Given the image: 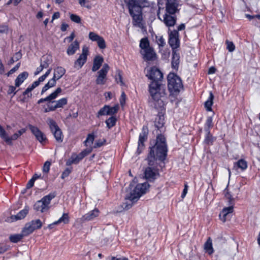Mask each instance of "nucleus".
I'll return each instance as SVG.
<instances>
[{"mask_svg": "<svg viewBox=\"0 0 260 260\" xmlns=\"http://www.w3.org/2000/svg\"><path fill=\"white\" fill-rule=\"evenodd\" d=\"M152 82L149 85V91L152 100H156L161 106H163L164 100L167 99L166 90L159 83L163 78L162 73L156 67H152L146 75Z\"/></svg>", "mask_w": 260, "mask_h": 260, "instance_id": "obj_1", "label": "nucleus"}, {"mask_svg": "<svg viewBox=\"0 0 260 260\" xmlns=\"http://www.w3.org/2000/svg\"><path fill=\"white\" fill-rule=\"evenodd\" d=\"M167 145L166 138L161 135H158L156 138L155 144L150 148L147 157L150 165H153L157 159L164 161L167 155Z\"/></svg>", "mask_w": 260, "mask_h": 260, "instance_id": "obj_2", "label": "nucleus"}, {"mask_svg": "<svg viewBox=\"0 0 260 260\" xmlns=\"http://www.w3.org/2000/svg\"><path fill=\"white\" fill-rule=\"evenodd\" d=\"M133 18V24L140 27L142 21V8L147 7V0H124Z\"/></svg>", "mask_w": 260, "mask_h": 260, "instance_id": "obj_3", "label": "nucleus"}, {"mask_svg": "<svg viewBox=\"0 0 260 260\" xmlns=\"http://www.w3.org/2000/svg\"><path fill=\"white\" fill-rule=\"evenodd\" d=\"M66 70L62 67L58 66L54 69L53 76L42 88L41 94L46 92L49 88L54 87L56 81L60 79L66 73Z\"/></svg>", "mask_w": 260, "mask_h": 260, "instance_id": "obj_4", "label": "nucleus"}, {"mask_svg": "<svg viewBox=\"0 0 260 260\" xmlns=\"http://www.w3.org/2000/svg\"><path fill=\"white\" fill-rule=\"evenodd\" d=\"M149 186L147 182L138 184L132 191L126 194V199L136 202L141 196L146 193Z\"/></svg>", "mask_w": 260, "mask_h": 260, "instance_id": "obj_5", "label": "nucleus"}, {"mask_svg": "<svg viewBox=\"0 0 260 260\" xmlns=\"http://www.w3.org/2000/svg\"><path fill=\"white\" fill-rule=\"evenodd\" d=\"M163 102V106H161L158 104V102L156 101V100H152L151 102L152 103L155 109H158L159 110L158 114L157 116V117L155 118L154 123L155 127L158 129H160L162 128L164 126V123H165V117H164V114L165 113V106L167 103V99H165L164 100Z\"/></svg>", "mask_w": 260, "mask_h": 260, "instance_id": "obj_6", "label": "nucleus"}, {"mask_svg": "<svg viewBox=\"0 0 260 260\" xmlns=\"http://www.w3.org/2000/svg\"><path fill=\"white\" fill-rule=\"evenodd\" d=\"M168 87L171 92H179L183 88L180 78L175 74L170 73L168 75Z\"/></svg>", "mask_w": 260, "mask_h": 260, "instance_id": "obj_7", "label": "nucleus"}, {"mask_svg": "<svg viewBox=\"0 0 260 260\" xmlns=\"http://www.w3.org/2000/svg\"><path fill=\"white\" fill-rule=\"evenodd\" d=\"M56 194L55 193H50L44 197L41 200L38 201L34 205V209L37 211L44 212L48 210L51 200Z\"/></svg>", "mask_w": 260, "mask_h": 260, "instance_id": "obj_8", "label": "nucleus"}, {"mask_svg": "<svg viewBox=\"0 0 260 260\" xmlns=\"http://www.w3.org/2000/svg\"><path fill=\"white\" fill-rule=\"evenodd\" d=\"M47 123L56 141L58 143H61L63 141V135L56 122L52 118H48Z\"/></svg>", "mask_w": 260, "mask_h": 260, "instance_id": "obj_9", "label": "nucleus"}, {"mask_svg": "<svg viewBox=\"0 0 260 260\" xmlns=\"http://www.w3.org/2000/svg\"><path fill=\"white\" fill-rule=\"evenodd\" d=\"M42 225V223L40 219L33 220L25 224L22 232L24 235L28 236L35 230L40 229Z\"/></svg>", "mask_w": 260, "mask_h": 260, "instance_id": "obj_10", "label": "nucleus"}, {"mask_svg": "<svg viewBox=\"0 0 260 260\" xmlns=\"http://www.w3.org/2000/svg\"><path fill=\"white\" fill-rule=\"evenodd\" d=\"M145 169L144 174L145 178L149 181H153L159 176L156 161L153 165H150Z\"/></svg>", "mask_w": 260, "mask_h": 260, "instance_id": "obj_11", "label": "nucleus"}, {"mask_svg": "<svg viewBox=\"0 0 260 260\" xmlns=\"http://www.w3.org/2000/svg\"><path fill=\"white\" fill-rule=\"evenodd\" d=\"M157 15L159 19L162 20L168 27L173 26L176 23L177 18L175 14H171L165 12L164 14L161 15L159 12H158Z\"/></svg>", "mask_w": 260, "mask_h": 260, "instance_id": "obj_12", "label": "nucleus"}, {"mask_svg": "<svg viewBox=\"0 0 260 260\" xmlns=\"http://www.w3.org/2000/svg\"><path fill=\"white\" fill-rule=\"evenodd\" d=\"M109 70V66L108 64L105 63L102 68L97 73L98 75L95 80L96 84L104 85L105 84L107 80V75Z\"/></svg>", "mask_w": 260, "mask_h": 260, "instance_id": "obj_13", "label": "nucleus"}, {"mask_svg": "<svg viewBox=\"0 0 260 260\" xmlns=\"http://www.w3.org/2000/svg\"><path fill=\"white\" fill-rule=\"evenodd\" d=\"M169 44L172 49V50H177L180 46L179 39V32L176 30L171 31L169 34Z\"/></svg>", "mask_w": 260, "mask_h": 260, "instance_id": "obj_14", "label": "nucleus"}, {"mask_svg": "<svg viewBox=\"0 0 260 260\" xmlns=\"http://www.w3.org/2000/svg\"><path fill=\"white\" fill-rule=\"evenodd\" d=\"M148 133V129L147 126H143L142 129V132L140 134L139 138L138 146L137 150L139 153H140L142 150L143 149V147L144 146V143L147 140Z\"/></svg>", "mask_w": 260, "mask_h": 260, "instance_id": "obj_15", "label": "nucleus"}, {"mask_svg": "<svg viewBox=\"0 0 260 260\" xmlns=\"http://www.w3.org/2000/svg\"><path fill=\"white\" fill-rule=\"evenodd\" d=\"M87 48L84 47L82 48V52L79 56V58L74 63V67L77 69H81L87 60V56L88 54Z\"/></svg>", "mask_w": 260, "mask_h": 260, "instance_id": "obj_16", "label": "nucleus"}, {"mask_svg": "<svg viewBox=\"0 0 260 260\" xmlns=\"http://www.w3.org/2000/svg\"><path fill=\"white\" fill-rule=\"evenodd\" d=\"M28 127L33 135L35 136L37 140L41 143H43L47 140V138L45 135L37 127L32 125H29Z\"/></svg>", "mask_w": 260, "mask_h": 260, "instance_id": "obj_17", "label": "nucleus"}, {"mask_svg": "<svg viewBox=\"0 0 260 260\" xmlns=\"http://www.w3.org/2000/svg\"><path fill=\"white\" fill-rule=\"evenodd\" d=\"M177 0H167L166 4V12L169 14H175L179 10Z\"/></svg>", "mask_w": 260, "mask_h": 260, "instance_id": "obj_18", "label": "nucleus"}, {"mask_svg": "<svg viewBox=\"0 0 260 260\" xmlns=\"http://www.w3.org/2000/svg\"><path fill=\"white\" fill-rule=\"evenodd\" d=\"M100 211L99 209L97 208H94L93 210L90 211L88 213L83 215L79 219V220L82 222L91 221L98 217Z\"/></svg>", "mask_w": 260, "mask_h": 260, "instance_id": "obj_19", "label": "nucleus"}, {"mask_svg": "<svg viewBox=\"0 0 260 260\" xmlns=\"http://www.w3.org/2000/svg\"><path fill=\"white\" fill-rule=\"evenodd\" d=\"M62 89L60 87H58L53 92L51 93L48 96L44 99H41L38 101V104H40L44 102L48 103L51 102V101L55 99L58 95L61 93Z\"/></svg>", "mask_w": 260, "mask_h": 260, "instance_id": "obj_20", "label": "nucleus"}, {"mask_svg": "<svg viewBox=\"0 0 260 260\" xmlns=\"http://www.w3.org/2000/svg\"><path fill=\"white\" fill-rule=\"evenodd\" d=\"M142 54L143 55V57L145 60H152L156 55L153 49L151 47L147 48V49L141 52Z\"/></svg>", "mask_w": 260, "mask_h": 260, "instance_id": "obj_21", "label": "nucleus"}, {"mask_svg": "<svg viewBox=\"0 0 260 260\" xmlns=\"http://www.w3.org/2000/svg\"><path fill=\"white\" fill-rule=\"evenodd\" d=\"M180 62V55L178 50L172 52V67L175 70H177Z\"/></svg>", "mask_w": 260, "mask_h": 260, "instance_id": "obj_22", "label": "nucleus"}, {"mask_svg": "<svg viewBox=\"0 0 260 260\" xmlns=\"http://www.w3.org/2000/svg\"><path fill=\"white\" fill-rule=\"evenodd\" d=\"M79 49V43L77 40H76L69 46L67 50V53L68 55H72Z\"/></svg>", "mask_w": 260, "mask_h": 260, "instance_id": "obj_23", "label": "nucleus"}, {"mask_svg": "<svg viewBox=\"0 0 260 260\" xmlns=\"http://www.w3.org/2000/svg\"><path fill=\"white\" fill-rule=\"evenodd\" d=\"M67 99L66 98H63L56 101H51V103L53 105V108H51V110H55L57 108H62L67 104Z\"/></svg>", "mask_w": 260, "mask_h": 260, "instance_id": "obj_24", "label": "nucleus"}, {"mask_svg": "<svg viewBox=\"0 0 260 260\" xmlns=\"http://www.w3.org/2000/svg\"><path fill=\"white\" fill-rule=\"evenodd\" d=\"M204 249L205 252L209 255H211L214 253V250L212 246V241L210 237H209L207 241L205 243Z\"/></svg>", "mask_w": 260, "mask_h": 260, "instance_id": "obj_25", "label": "nucleus"}, {"mask_svg": "<svg viewBox=\"0 0 260 260\" xmlns=\"http://www.w3.org/2000/svg\"><path fill=\"white\" fill-rule=\"evenodd\" d=\"M28 211L29 208L28 207H25L24 209L21 210L17 215L12 216L11 218L14 219V220L22 219L26 216Z\"/></svg>", "mask_w": 260, "mask_h": 260, "instance_id": "obj_26", "label": "nucleus"}, {"mask_svg": "<svg viewBox=\"0 0 260 260\" xmlns=\"http://www.w3.org/2000/svg\"><path fill=\"white\" fill-rule=\"evenodd\" d=\"M28 74L27 72H24L20 74L15 80V86L19 87L28 77Z\"/></svg>", "mask_w": 260, "mask_h": 260, "instance_id": "obj_27", "label": "nucleus"}, {"mask_svg": "<svg viewBox=\"0 0 260 260\" xmlns=\"http://www.w3.org/2000/svg\"><path fill=\"white\" fill-rule=\"evenodd\" d=\"M103 58L100 56H96L93 60V64L92 68V71L93 72H95L98 70L101 67L103 62Z\"/></svg>", "mask_w": 260, "mask_h": 260, "instance_id": "obj_28", "label": "nucleus"}, {"mask_svg": "<svg viewBox=\"0 0 260 260\" xmlns=\"http://www.w3.org/2000/svg\"><path fill=\"white\" fill-rule=\"evenodd\" d=\"M248 165L247 161L243 159H240L234 164V167L244 171L247 168Z\"/></svg>", "mask_w": 260, "mask_h": 260, "instance_id": "obj_29", "label": "nucleus"}, {"mask_svg": "<svg viewBox=\"0 0 260 260\" xmlns=\"http://www.w3.org/2000/svg\"><path fill=\"white\" fill-rule=\"evenodd\" d=\"M213 94H212V92H210L208 100L205 102V107L207 111H211L212 110L211 107L213 104Z\"/></svg>", "mask_w": 260, "mask_h": 260, "instance_id": "obj_30", "label": "nucleus"}, {"mask_svg": "<svg viewBox=\"0 0 260 260\" xmlns=\"http://www.w3.org/2000/svg\"><path fill=\"white\" fill-rule=\"evenodd\" d=\"M51 63V57L49 55L44 56L41 60L40 65L44 69L47 68Z\"/></svg>", "mask_w": 260, "mask_h": 260, "instance_id": "obj_31", "label": "nucleus"}, {"mask_svg": "<svg viewBox=\"0 0 260 260\" xmlns=\"http://www.w3.org/2000/svg\"><path fill=\"white\" fill-rule=\"evenodd\" d=\"M24 236H26L24 235L23 233L22 232V234L11 235L9 237V239L10 241L13 243H17L18 242L20 241Z\"/></svg>", "mask_w": 260, "mask_h": 260, "instance_id": "obj_32", "label": "nucleus"}, {"mask_svg": "<svg viewBox=\"0 0 260 260\" xmlns=\"http://www.w3.org/2000/svg\"><path fill=\"white\" fill-rule=\"evenodd\" d=\"M80 160H79L77 154H73L72 155L71 158L68 160L66 162L67 166H70L72 164H77Z\"/></svg>", "mask_w": 260, "mask_h": 260, "instance_id": "obj_33", "label": "nucleus"}, {"mask_svg": "<svg viewBox=\"0 0 260 260\" xmlns=\"http://www.w3.org/2000/svg\"><path fill=\"white\" fill-rule=\"evenodd\" d=\"M69 222V215L67 213H63L62 216L59 218V219L55 221L54 223H57V224L63 223L64 224H67Z\"/></svg>", "mask_w": 260, "mask_h": 260, "instance_id": "obj_34", "label": "nucleus"}, {"mask_svg": "<svg viewBox=\"0 0 260 260\" xmlns=\"http://www.w3.org/2000/svg\"><path fill=\"white\" fill-rule=\"evenodd\" d=\"M116 120H117L116 118L114 116H111V117H109L105 121L106 125H107V127L109 129H110L111 127H112L113 126H114L116 124Z\"/></svg>", "mask_w": 260, "mask_h": 260, "instance_id": "obj_35", "label": "nucleus"}, {"mask_svg": "<svg viewBox=\"0 0 260 260\" xmlns=\"http://www.w3.org/2000/svg\"><path fill=\"white\" fill-rule=\"evenodd\" d=\"M228 215V207H224L219 215V219L223 222L226 220V216Z\"/></svg>", "mask_w": 260, "mask_h": 260, "instance_id": "obj_36", "label": "nucleus"}, {"mask_svg": "<svg viewBox=\"0 0 260 260\" xmlns=\"http://www.w3.org/2000/svg\"><path fill=\"white\" fill-rule=\"evenodd\" d=\"M140 47L143 50L147 49V48L150 47L149 46V41L147 38H143L141 40Z\"/></svg>", "mask_w": 260, "mask_h": 260, "instance_id": "obj_37", "label": "nucleus"}, {"mask_svg": "<svg viewBox=\"0 0 260 260\" xmlns=\"http://www.w3.org/2000/svg\"><path fill=\"white\" fill-rule=\"evenodd\" d=\"M19 137L20 136L18 135L17 133L13 134L11 137H9L8 135H7L5 142L8 144L11 145H12V141L17 140Z\"/></svg>", "mask_w": 260, "mask_h": 260, "instance_id": "obj_38", "label": "nucleus"}, {"mask_svg": "<svg viewBox=\"0 0 260 260\" xmlns=\"http://www.w3.org/2000/svg\"><path fill=\"white\" fill-rule=\"evenodd\" d=\"M108 105H105L103 108L100 109L97 114V117H99L103 115H108Z\"/></svg>", "mask_w": 260, "mask_h": 260, "instance_id": "obj_39", "label": "nucleus"}, {"mask_svg": "<svg viewBox=\"0 0 260 260\" xmlns=\"http://www.w3.org/2000/svg\"><path fill=\"white\" fill-rule=\"evenodd\" d=\"M156 42L159 46V48L164 47L166 44L165 40L161 36H156Z\"/></svg>", "mask_w": 260, "mask_h": 260, "instance_id": "obj_40", "label": "nucleus"}, {"mask_svg": "<svg viewBox=\"0 0 260 260\" xmlns=\"http://www.w3.org/2000/svg\"><path fill=\"white\" fill-rule=\"evenodd\" d=\"M212 117H208L205 124V130L206 132H208L210 128L212 127Z\"/></svg>", "mask_w": 260, "mask_h": 260, "instance_id": "obj_41", "label": "nucleus"}, {"mask_svg": "<svg viewBox=\"0 0 260 260\" xmlns=\"http://www.w3.org/2000/svg\"><path fill=\"white\" fill-rule=\"evenodd\" d=\"M119 106L118 105H115L113 107L108 106V115H112L116 113L118 110Z\"/></svg>", "mask_w": 260, "mask_h": 260, "instance_id": "obj_42", "label": "nucleus"}, {"mask_svg": "<svg viewBox=\"0 0 260 260\" xmlns=\"http://www.w3.org/2000/svg\"><path fill=\"white\" fill-rule=\"evenodd\" d=\"M125 199L126 200V202L123 203L122 207L125 210H128L132 207L133 204L135 202L131 201L129 199H126V196H125Z\"/></svg>", "mask_w": 260, "mask_h": 260, "instance_id": "obj_43", "label": "nucleus"}, {"mask_svg": "<svg viewBox=\"0 0 260 260\" xmlns=\"http://www.w3.org/2000/svg\"><path fill=\"white\" fill-rule=\"evenodd\" d=\"M94 139V136L93 134H88L86 140L84 141L85 145L92 144Z\"/></svg>", "mask_w": 260, "mask_h": 260, "instance_id": "obj_44", "label": "nucleus"}, {"mask_svg": "<svg viewBox=\"0 0 260 260\" xmlns=\"http://www.w3.org/2000/svg\"><path fill=\"white\" fill-rule=\"evenodd\" d=\"M100 37L101 36L93 32H90L89 34V38L92 41L96 42L100 38Z\"/></svg>", "mask_w": 260, "mask_h": 260, "instance_id": "obj_45", "label": "nucleus"}, {"mask_svg": "<svg viewBox=\"0 0 260 260\" xmlns=\"http://www.w3.org/2000/svg\"><path fill=\"white\" fill-rule=\"evenodd\" d=\"M98 45L101 49H104L106 48V43L103 37H101L100 38L96 41Z\"/></svg>", "mask_w": 260, "mask_h": 260, "instance_id": "obj_46", "label": "nucleus"}, {"mask_svg": "<svg viewBox=\"0 0 260 260\" xmlns=\"http://www.w3.org/2000/svg\"><path fill=\"white\" fill-rule=\"evenodd\" d=\"M70 19L72 21L75 22L77 23H79L81 22L80 17L76 14H71L70 15Z\"/></svg>", "mask_w": 260, "mask_h": 260, "instance_id": "obj_47", "label": "nucleus"}, {"mask_svg": "<svg viewBox=\"0 0 260 260\" xmlns=\"http://www.w3.org/2000/svg\"><path fill=\"white\" fill-rule=\"evenodd\" d=\"M51 166V162L49 161H46L43 166V171L44 173H47L49 172L50 170V167Z\"/></svg>", "mask_w": 260, "mask_h": 260, "instance_id": "obj_48", "label": "nucleus"}, {"mask_svg": "<svg viewBox=\"0 0 260 260\" xmlns=\"http://www.w3.org/2000/svg\"><path fill=\"white\" fill-rule=\"evenodd\" d=\"M32 90L28 87L23 92V95L24 96L23 99L26 98H30L32 95L31 91Z\"/></svg>", "mask_w": 260, "mask_h": 260, "instance_id": "obj_49", "label": "nucleus"}, {"mask_svg": "<svg viewBox=\"0 0 260 260\" xmlns=\"http://www.w3.org/2000/svg\"><path fill=\"white\" fill-rule=\"evenodd\" d=\"M7 134L4 128L0 125V137L6 141Z\"/></svg>", "mask_w": 260, "mask_h": 260, "instance_id": "obj_50", "label": "nucleus"}, {"mask_svg": "<svg viewBox=\"0 0 260 260\" xmlns=\"http://www.w3.org/2000/svg\"><path fill=\"white\" fill-rule=\"evenodd\" d=\"M213 141V138L210 134V133L209 131L208 132H206V136L205 139V142L209 144L211 143Z\"/></svg>", "mask_w": 260, "mask_h": 260, "instance_id": "obj_51", "label": "nucleus"}, {"mask_svg": "<svg viewBox=\"0 0 260 260\" xmlns=\"http://www.w3.org/2000/svg\"><path fill=\"white\" fill-rule=\"evenodd\" d=\"M106 143V140L103 139V140H99L95 142L94 145V148H98L102 146H103L105 143Z\"/></svg>", "mask_w": 260, "mask_h": 260, "instance_id": "obj_52", "label": "nucleus"}, {"mask_svg": "<svg viewBox=\"0 0 260 260\" xmlns=\"http://www.w3.org/2000/svg\"><path fill=\"white\" fill-rule=\"evenodd\" d=\"M126 100V95L125 93L123 91L121 93L120 98L119 99L120 104L121 106H123L125 103Z\"/></svg>", "mask_w": 260, "mask_h": 260, "instance_id": "obj_53", "label": "nucleus"}, {"mask_svg": "<svg viewBox=\"0 0 260 260\" xmlns=\"http://www.w3.org/2000/svg\"><path fill=\"white\" fill-rule=\"evenodd\" d=\"M21 57V53L20 52H18L12 57V60H13V62H15L18 60Z\"/></svg>", "mask_w": 260, "mask_h": 260, "instance_id": "obj_54", "label": "nucleus"}, {"mask_svg": "<svg viewBox=\"0 0 260 260\" xmlns=\"http://www.w3.org/2000/svg\"><path fill=\"white\" fill-rule=\"evenodd\" d=\"M71 172V170L70 169H66L61 174V178L62 179L68 177L70 173Z\"/></svg>", "mask_w": 260, "mask_h": 260, "instance_id": "obj_55", "label": "nucleus"}, {"mask_svg": "<svg viewBox=\"0 0 260 260\" xmlns=\"http://www.w3.org/2000/svg\"><path fill=\"white\" fill-rule=\"evenodd\" d=\"M16 87L13 86H10L8 90V93L9 94L13 93V95H15L16 93L15 91Z\"/></svg>", "mask_w": 260, "mask_h": 260, "instance_id": "obj_56", "label": "nucleus"}, {"mask_svg": "<svg viewBox=\"0 0 260 260\" xmlns=\"http://www.w3.org/2000/svg\"><path fill=\"white\" fill-rule=\"evenodd\" d=\"M40 82L37 80L32 83V84L28 86L30 90H32L35 88L39 86Z\"/></svg>", "mask_w": 260, "mask_h": 260, "instance_id": "obj_57", "label": "nucleus"}, {"mask_svg": "<svg viewBox=\"0 0 260 260\" xmlns=\"http://www.w3.org/2000/svg\"><path fill=\"white\" fill-rule=\"evenodd\" d=\"M35 180L34 179H30L26 184V188L29 189L34 186Z\"/></svg>", "mask_w": 260, "mask_h": 260, "instance_id": "obj_58", "label": "nucleus"}, {"mask_svg": "<svg viewBox=\"0 0 260 260\" xmlns=\"http://www.w3.org/2000/svg\"><path fill=\"white\" fill-rule=\"evenodd\" d=\"M9 246L6 245L0 246V254H2L8 250Z\"/></svg>", "mask_w": 260, "mask_h": 260, "instance_id": "obj_59", "label": "nucleus"}, {"mask_svg": "<svg viewBox=\"0 0 260 260\" xmlns=\"http://www.w3.org/2000/svg\"><path fill=\"white\" fill-rule=\"evenodd\" d=\"M235 49V46L233 42L229 41V51L232 52Z\"/></svg>", "mask_w": 260, "mask_h": 260, "instance_id": "obj_60", "label": "nucleus"}, {"mask_svg": "<svg viewBox=\"0 0 260 260\" xmlns=\"http://www.w3.org/2000/svg\"><path fill=\"white\" fill-rule=\"evenodd\" d=\"M8 30V27L6 25H1L0 26V32L1 33H6Z\"/></svg>", "mask_w": 260, "mask_h": 260, "instance_id": "obj_61", "label": "nucleus"}, {"mask_svg": "<svg viewBox=\"0 0 260 260\" xmlns=\"http://www.w3.org/2000/svg\"><path fill=\"white\" fill-rule=\"evenodd\" d=\"M47 106H48V108H46L44 110L45 112L47 113L49 111H53L55 110H51V108H53V105L51 104V103H50V102L48 103Z\"/></svg>", "mask_w": 260, "mask_h": 260, "instance_id": "obj_62", "label": "nucleus"}, {"mask_svg": "<svg viewBox=\"0 0 260 260\" xmlns=\"http://www.w3.org/2000/svg\"><path fill=\"white\" fill-rule=\"evenodd\" d=\"M20 65V63H17L13 68H12L9 72L10 74H13L19 68Z\"/></svg>", "mask_w": 260, "mask_h": 260, "instance_id": "obj_63", "label": "nucleus"}, {"mask_svg": "<svg viewBox=\"0 0 260 260\" xmlns=\"http://www.w3.org/2000/svg\"><path fill=\"white\" fill-rule=\"evenodd\" d=\"M44 68H43L41 65L38 67L36 69V71H35L34 74L35 75H37L39 74H40L44 69Z\"/></svg>", "mask_w": 260, "mask_h": 260, "instance_id": "obj_64", "label": "nucleus"}]
</instances>
